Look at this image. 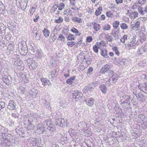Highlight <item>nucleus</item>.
<instances>
[{
    "instance_id": "obj_32",
    "label": "nucleus",
    "mask_w": 147,
    "mask_h": 147,
    "mask_svg": "<svg viewBox=\"0 0 147 147\" xmlns=\"http://www.w3.org/2000/svg\"><path fill=\"white\" fill-rule=\"evenodd\" d=\"M145 52V51L144 50L143 47H141L138 49L137 51V53L138 55H140L142 54L143 53Z\"/></svg>"
},
{
    "instance_id": "obj_61",
    "label": "nucleus",
    "mask_w": 147,
    "mask_h": 147,
    "mask_svg": "<svg viewBox=\"0 0 147 147\" xmlns=\"http://www.w3.org/2000/svg\"><path fill=\"white\" fill-rule=\"evenodd\" d=\"M70 11L69 9H67L64 11V14L66 15L67 16L70 13Z\"/></svg>"
},
{
    "instance_id": "obj_37",
    "label": "nucleus",
    "mask_w": 147,
    "mask_h": 147,
    "mask_svg": "<svg viewBox=\"0 0 147 147\" xmlns=\"http://www.w3.org/2000/svg\"><path fill=\"white\" fill-rule=\"evenodd\" d=\"M119 77L118 76H116L115 77H110L109 79V80L110 81L112 80L113 81V83H115L117 81V80L118 79Z\"/></svg>"
},
{
    "instance_id": "obj_46",
    "label": "nucleus",
    "mask_w": 147,
    "mask_h": 147,
    "mask_svg": "<svg viewBox=\"0 0 147 147\" xmlns=\"http://www.w3.org/2000/svg\"><path fill=\"white\" fill-rule=\"evenodd\" d=\"M138 11L141 14H143V8L141 6H139L138 7Z\"/></svg>"
},
{
    "instance_id": "obj_29",
    "label": "nucleus",
    "mask_w": 147,
    "mask_h": 147,
    "mask_svg": "<svg viewBox=\"0 0 147 147\" xmlns=\"http://www.w3.org/2000/svg\"><path fill=\"white\" fill-rule=\"evenodd\" d=\"M101 55L104 57H107V51L106 49H102L101 50Z\"/></svg>"
},
{
    "instance_id": "obj_6",
    "label": "nucleus",
    "mask_w": 147,
    "mask_h": 147,
    "mask_svg": "<svg viewBox=\"0 0 147 147\" xmlns=\"http://www.w3.org/2000/svg\"><path fill=\"white\" fill-rule=\"evenodd\" d=\"M2 79L3 81L7 85H9L11 82L12 79L9 75H4L3 76Z\"/></svg>"
},
{
    "instance_id": "obj_16",
    "label": "nucleus",
    "mask_w": 147,
    "mask_h": 147,
    "mask_svg": "<svg viewBox=\"0 0 147 147\" xmlns=\"http://www.w3.org/2000/svg\"><path fill=\"white\" fill-rule=\"evenodd\" d=\"M147 83H142L140 84L138 86V88L144 92L146 88Z\"/></svg>"
},
{
    "instance_id": "obj_42",
    "label": "nucleus",
    "mask_w": 147,
    "mask_h": 147,
    "mask_svg": "<svg viewBox=\"0 0 147 147\" xmlns=\"http://www.w3.org/2000/svg\"><path fill=\"white\" fill-rule=\"evenodd\" d=\"M5 9V6L2 3L0 2V13H2Z\"/></svg>"
},
{
    "instance_id": "obj_25",
    "label": "nucleus",
    "mask_w": 147,
    "mask_h": 147,
    "mask_svg": "<svg viewBox=\"0 0 147 147\" xmlns=\"http://www.w3.org/2000/svg\"><path fill=\"white\" fill-rule=\"evenodd\" d=\"M4 140L5 141V143L8 145H10L11 144V141L12 140V138L11 137L5 138Z\"/></svg>"
},
{
    "instance_id": "obj_48",
    "label": "nucleus",
    "mask_w": 147,
    "mask_h": 147,
    "mask_svg": "<svg viewBox=\"0 0 147 147\" xmlns=\"http://www.w3.org/2000/svg\"><path fill=\"white\" fill-rule=\"evenodd\" d=\"M110 26L109 24L105 25L103 26V29L104 30H110Z\"/></svg>"
},
{
    "instance_id": "obj_44",
    "label": "nucleus",
    "mask_w": 147,
    "mask_h": 147,
    "mask_svg": "<svg viewBox=\"0 0 147 147\" xmlns=\"http://www.w3.org/2000/svg\"><path fill=\"white\" fill-rule=\"evenodd\" d=\"M34 127V125H33L31 123H30L29 125L27 127V129L28 130H30L33 129Z\"/></svg>"
},
{
    "instance_id": "obj_27",
    "label": "nucleus",
    "mask_w": 147,
    "mask_h": 147,
    "mask_svg": "<svg viewBox=\"0 0 147 147\" xmlns=\"http://www.w3.org/2000/svg\"><path fill=\"white\" fill-rule=\"evenodd\" d=\"M75 77L74 76L71 77L66 81V83L69 84H71L73 83V81L75 79Z\"/></svg>"
},
{
    "instance_id": "obj_26",
    "label": "nucleus",
    "mask_w": 147,
    "mask_h": 147,
    "mask_svg": "<svg viewBox=\"0 0 147 147\" xmlns=\"http://www.w3.org/2000/svg\"><path fill=\"white\" fill-rule=\"evenodd\" d=\"M102 7L100 6L98 7L96 10L95 14L96 16H98L101 14V12L102 11Z\"/></svg>"
},
{
    "instance_id": "obj_21",
    "label": "nucleus",
    "mask_w": 147,
    "mask_h": 147,
    "mask_svg": "<svg viewBox=\"0 0 147 147\" xmlns=\"http://www.w3.org/2000/svg\"><path fill=\"white\" fill-rule=\"evenodd\" d=\"M8 107L10 110H12L15 109L16 107L14 105V102H9Z\"/></svg>"
},
{
    "instance_id": "obj_39",
    "label": "nucleus",
    "mask_w": 147,
    "mask_h": 147,
    "mask_svg": "<svg viewBox=\"0 0 147 147\" xmlns=\"http://www.w3.org/2000/svg\"><path fill=\"white\" fill-rule=\"evenodd\" d=\"M127 35L126 34H125L123 35V36L120 39V40L122 43H124L125 42V40H126L127 38Z\"/></svg>"
},
{
    "instance_id": "obj_13",
    "label": "nucleus",
    "mask_w": 147,
    "mask_h": 147,
    "mask_svg": "<svg viewBox=\"0 0 147 147\" xmlns=\"http://www.w3.org/2000/svg\"><path fill=\"white\" fill-rule=\"evenodd\" d=\"M140 22L139 21H137L134 24L131 25L130 27L132 30H138L140 27Z\"/></svg>"
},
{
    "instance_id": "obj_22",
    "label": "nucleus",
    "mask_w": 147,
    "mask_h": 147,
    "mask_svg": "<svg viewBox=\"0 0 147 147\" xmlns=\"http://www.w3.org/2000/svg\"><path fill=\"white\" fill-rule=\"evenodd\" d=\"M72 20L74 22H76L78 23H80L82 22V19L77 16H75L72 18Z\"/></svg>"
},
{
    "instance_id": "obj_57",
    "label": "nucleus",
    "mask_w": 147,
    "mask_h": 147,
    "mask_svg": "<svg viewBox=\"0 0 147 147\" xmlns=\"http://www.w3.org/2000/svg\"><path fill=\"white\" fill-rule=\"evenodd\" d=\"M19 76L20 78L22 79L23 81H25V80L26 79V76L25 74H21Z\"/></svg>"
},
{
    "instance_id": "obj_15",
    "label": "nucleus",
    "mask_w": 147,
    "mask_h": 147,
    "mask_svg": "<svg viewBox=\"0 0 147 147\" xmlns=\"http://www.w3.org/2000/svg\"><path fill=\"white\" fill-rule=\"evenodd\" d=\"M65 34L67 40L71 41L75 40L76 37L74 35L71 34L70 33H66Z\"/></svg>"
},
{
    "instance_id": "obj_41",
    "label": "nucleus",
    "mask_w": 147,
    "mask_h": 147,
    "mask_svg": "<svg viewBox=\"0 0 147 147\" xmlns=\"http://www.w3.org/2000/svg\"><path fill=\"white\" fill-rule=\"evenodd\" d=\"M65 6V4L63 3H60L58 6V9L59 10L61 11L64 8Z\"/></svg>"
},
{
    "instance_id": "obj_38",
    "label": "nucleus",
    "mask_w": 147,
    "mask_h": 147,
    "mask_svg": "<svg viewBox=\"0 0 147 147\" xmlns=\"http://www.w3.org/2000/svg\"><path fill=\"white\" fill-rule=\"evenodd\" d=\"M57 40H59L62 41H64L65 40V38L64 36L60 34L59 35Z\"/></svg>"
},
{
    "instance_id": "obj_49",
    "label": "nucleus",
    "mask_w": 147,
    "mask_h": 147,
    "mask_svg": "<svg viewBox=\"0 0 147 147\" xmlns=\"http://www.w3.org/2000/svg\"><path fill=\"white\" fill-rule=\"evenodd\" d=\"M75 45V42L73 41L68 42L67 43V45L70 47H73Z\"/></svg>"
},
{
    "instance_id": "obj_3",
    "label": "nucleus",
    "mask_w": 147,
    "mask_h": 147,
    "mask_svg": "<svg viewBox=\"0 0 147 147\" xmlns=\"http://www.w3.org/2000/svg\"><path fill=\"white\" fill-rule=\"evenodd\" d=\"M136 38L135 36H133L131 39L129 43L127 44V46L129 49H131L136 47L137 45L136 42Z\"/></svg>"
},
{
    "instance_id": "obj_11",
    "label": "nucleus",
    "mask_w": 147,
    "mask_h": 147,
    "mask_svg": "<svg viewBox=\"0 0 147 147\" xmlns=\"http://www.w3.org/2000/svg\"><path fill=\"white\" fill-rule=\"evenodd\" d=\"M94 88V87L92 86V85H88L86 86L83 90V92L84 93H86L88 92V91H91Z\"/></svg>"
},
{
    "instance_id": "obj_5",
    "label": "nucleus",
    "mask_w": 147,
    "mask_h": 147,
    "mask_svg": "<svg viewBox=\"0 0 147 147\" xmlns=\"http://www.w3.org/2000/svg\"><path fill=\"white\" fill-rule=\"evenodd\" d=\"M55 124L59 127H62L63 126L67 125V121L64 119H56Z\"/></svg>"
},
{
    "instance_id": "obj_20",
    "label": "nucleus",
    "mask_w": 147,
    "mask_h": 147,
    "mask_svg": "<svg viewBox=\"0 0 147 147\" xmlns=\"http://www.w3.org/2000/svg\"><path fill=\"white\" fill-rule=\"evenodd\" d=\"M30 50L33 53H35L36 51V47L35 45L33 44H31L28 46Z\"/></svg>"
},
{
    "instance_id": "obj_2",
    "label": "nucleus",
    "mask_w": 147,
    "mask_h": 147,
    "mask_svg": "<svg viewBox=\"0 0 147 147\" xmlns=\"http://www.w3.org/2000/svg\"><path fill=\"white\" fill-rule=\"evenodd\" d=\"M14 64L17 66V69L19 70H22L24 69V65L22 62L19 58L14 60Z\"/></svg>"
},
{
    "instance_id": "obj_23",
    "label": "nucleus",
    "mask_w": 147,
    "mask_h": 147,
    "mask_svg": "<svg viewBox=\"0 0 147 147\" xmlns=\"http://www.w3.org/2000/svg\"><path fill=\"white\" fill-rule=\"evenodd\" d=\"M21 53L22 55H25L28 51V49L27 48L22 47L20 49Z\"/></svg>"
},
{
    "instance_id": "obj_18",
    "label": "nucleus",
    "mask_w": 147,
    "mask_h": 147,
    "mask_svg": "<svg viewBox=\"0 0 147 147\" xmlns=\"http://www.w3.org/2000/svg\"><path fill=\"white\" fill-rule=\"evenodd\" d=\"M138 13L136 11H134L130 13L129 17L131 19H134L138 16Z\"/></svg>"
},
{
    "instance_id": "obj_9",
    "label": "nucleus",
    "mask_w": 147,
    "mask_h": 147,
    "mask_svg": "<svg viewBox=\"0 0 147 147\" xmlns=\"http://www.w3.org/2000/svg\"><path fill=\"white\" fill-rule=\"evenodd\" d=\"M42 84L44 86L48 85L49 86H51V84L49 82V80L46 78H42L40 79Z\"/></svg>"
},
{
    "instance_id": "obj_51",
    "label": "nucleus",
    "mask_w": 147,
    "mask_h": 147,
    "mask_svg": "<svg viewBox=\"0 0 147 147\" xmlns=\"http://www.w3.org/2000/svg\"><path fill=\"white\" fill-rule=\"evenodd\" d=\"M36 8V7H32L31 8V10L30 11V16H32L33 14L35 12Z\"/></svg>"
},
{
    "instance_id": "obj_43",
    "label": "nucleus",
    "mask_w": 147,
    "mask_h": 147,
    "mask_svg": "<svg viewBox=\"0 0 147 147\" xmlns=\"http://www.w3.org/2000/svg\"><path fill=\"white\" fill-rule=\"evenodd\" d=\"M107 74L110 76H113L114 75V72L113 71L109 69L106 72Z\"/></svg>"
},
{
    "instance_id": "obj_19",
    "label": "nucleus",
    "mask_w": 147,
    "mask_h": 147,
    "mask_svg": "<svg viewBox=\"0 0 147 147\" xmlns=\"http://www.w3.org/2000/svg\"><path fill=\"white\" fill-rule=\"evenodd\" d=\"M33 33L34 38V39L37 40H39L40 38L41 35L38 32H36L35 33L34 32L32 33Z\"/></svg>"
},
{
    "instance_id": "obj_60",
    "label": "nucleus",
    "mask_w": 147,
    "mask_h": 147,
    "mask_svg": "<svg viewBox=\"0 0 147 147\" xmlns=\"http://www.w3.org/2000/svg\"><path fill=\"white\" fill-rule=\"evenodd\" d=\"M5 106V103L4 102H0V110L3 108Z\"/></svg>"
},
{
    "instance_id": "obj_28",
    "label": "nucleus",
    "mask_w": 147,
    "mask_h": 147,
    "mask_svg": "<svg viewBox=\"0 0 147 147\" xmlns=\"http://www.w3.org/2000/svg\"><path fill=\"white\" fill-rule=\"evenodd\" d=\"M44 36L45 37H48L49 36V31L47 28H45L42 31Z\"/></svg>"
},
{
    "instance_id": "obj_36",
    "label": "nucleus",
    "mask_w": 147,
    "mask_h": 147,
    "mask_svg": "<svg viewBox=\"0 0 147 147\" xmlns=\"http://www.w3.org/2000/svg\"><path fill=\"white\" fill-rule=\"evenodd\" d=\"M63 19L61 17H59L58 18L54 20V22L56 23H61L63 22Z\"/></svg>"
},
{
    "instance_id": "obj_63",
    "label": "nucleus",
    "mask_w": 147,
    "mask_h": 147,
    "mask_svg": "<svg viewBox=\"0 0 147 147\" xmlns=\"http://www.w3.org/2000/svg\"><path fill=\"white\" fill-rule=\"evenodd\" d=\"M106 16L108 17H111L113 15L112 13L110 11H108L106 13Z\"/></svg>"
},
{
    "instance_id": "obj_50",
    "label": "nucleus",
    "mask_w": 147,
    "mask_h": 147,
    "mask_svg": "<svg viewBox=\"0 0 147 147\" xmlns=\"http://www.w3.org/2000/svg\"><path fill=\"white\" fill-rule=\"evenodd\" d=\"M100 81H96L95 82H94L92 85H93V87L94 88L95 87L97 86L98 85L100 84Z\"/></svg>"
},
{
    "instance_id": "obj_24",
    "label": "nucleus",
    "mask_w": 147,
    "mask_h": 147,
    "mask_svg": "<svg viewBox=\"0 0 147 147\" xmlns=\"http://www.w3.org/2000/svg\"><path fill=\"white\" fill-rule=\"evenodd\" d=\"M92 24L94 25V30L97 31L100 28V26L99 24H98L96 23H92Z\"/></svg>"
},
{
    "instance_id": "obj_59",
    "label": "nucleus",
    "mask_w": 147,
    "mask_h": 147,
    "mask_svg": "<svg viewBox=\"0 0 147 147\" xmlns=\"http://www.w3.org/2000/svg\"><path fill=\"white\" fill-rule=\"evenodd\" d=\"M119 22L117 21L114 23L113 24V27L114 28L116 29L119 25Z\"/></svg>"
},
{
    "instance_id": "obj_1",
    "label": "nucleus",
    "mask_w": 147,
    "mask_h": 147,
    "mask_svg": "<svg viewBox=\"0 0 147 147\" xmlns=\"http://www.w3.org/2000/svg\"><path fill=\"white\" fill-rule=\"evenodd\" d=\"M25 63H27L28 66L30 68L33 70L36 68L37 66V63L35 62V61L33 60L32 59L28 58L26 61Z\"/></svg>"
},
{
    "instance_id": "obj_55",
    "label": "nucleus",
    "mask_w": 147,
    "mask_h": 147,
    "mask_svg": "<svg viewBox=\"0 0 147 147\" xmlns=\"http://www.w3.org/2000/svg\"><path fill=\"white\" fill-rule=\"evenodd\" d=\"M84 56L81 54H79L77 57V59L78 60H82L84 58Z\"/></svg>"
},
{
    "instance_id": "obj_62",
    "label": "nucleus",
    "mask_w": 147,
    "mask_h": 147,
    "mask_svg": "<svg viewBox=\"0 0 147 147\" xmlns=\"http://www.w3.org/2000/svg\"><path fill=\"white\" fill-rule=\"evenodd\" d=\"M11 115L13 117L15 118H18L19 116L18 114L15 113H13Z\"/></svg>"
},
{
    "instance_id": "obj_47",
    "label": "nucleus",
    "mask_w": 147,
    "mask_h": 147,
    "mask_svg": "<svg viewBox=\"0 0 147 147\" xmlns=\"http://www.w3.org/2000/svg\"><path fill=\"white\" fill-rule=\"evenodd\" d=\"M122 98H124V101H129L130 99L129 96L127 95H124L123 96Z\"/></svg>"
},
{
    "instance_id": "obj_8",
    "label": "nucleus",
    "mask_w": 147,
    "mask_h": 147,
    "mask_svg": "<svg viewBox=\"0 0 147 147\" xmlns=\"http://www.w3.org/2000/svg\"><path fill=\"white\" fill-rule=\"evenodd\" d=\"M38 91L35 88H32L28 92V94L32 96V98L36 97L38 94Z\"/></svg>"
},
{
    "instance_id": "obj_17",
    "label": "nucleus",
    "mask_w": 147,
    "mask_h": 147,
    "mask_svg": "<svg viewBox=\"0 0 147 147\" xmlns=\"http://www.w3.org/2000/svg\"><path fill=\"white\" fill-rule=\"evenodd\" d=\"M99 88L100 91L104 94H106L107 92V88L106 85L102 84L100 86Z\"/></svg>"
},
{
    "instance_id": "obj_7",
    "label": "nucleus",
    "mask_w": 147,
    "mask_h": 147,
    "mask_svg": "<svg viewBox=\"0 0 147 147\" xmlns=\"http://www.w3.org/2000/svg\"><path fill=\"white\" fill-rule=\"evenodd\" d=\"M82 92L79 91H75L73 93V97L74 99H77L76 101H78L80 100L82 96Z\"/></svg>"
},
{
    "instance_id": "obj_40",
    "label": "nucleus",
    "mask_w": 147,
    "mask_h": 147,
    "mask_svg": "<svg viewBox=\"0 0 147 147\" xmlns=\"http://www.w3.org/2000/svg\"><path fill=\"white\" fill-rule=\"evenodd\" d=\"M93 69L92 68L90 67L88 69V71L87 73V75L88 76L90 75L93 73Z\"/></svg>"
},
{
    "instance_id": "obj_14",
    "label": "nucleus",
    "mask_w": 147,
    "mask_h": 147,
    "mask_svg": "<svg viewBox=\"0 0 147 147\" xmlns=\"http://www.w3.org/2000/svg\"><path fill=\"white\" fill-rule=\"evenodd\" d=\"M110 67L108 65H105L102 67L100 70V72L102 74H104L105 72H107L108 70L109 69Z\"/></svg>"
},
{
    "instance_id": "obj_10",
    "label": "nucleus",
    "mask_w": 147,
    "mask_h": 147,
    "mask_svg": "<svg viewBox=\"0 0 147 147\" xmlns=\"http://www.w3.org/2000/svg\"><path fill=\"white\" fill-rule=\"evenodd\" d=\"M45 123H46L47 125L46 127L47 126V129L48 130L50 131L51 132H54L56 131V127L55 125L52 124H50L49 125L47 123L46 121H44ZM45 123H44V124Z\"/></svg>"
},
{
    "instance_id": "obj_56",
    "label": "nucleus",
    "mask_w": 147,
    "mask_h": 147,
    "mask_svg": "<svg viewBox=\"0 0 147 147\" xmlns=\"http://www.w3.org/2000/svg\"><path fill=\"white\" fill-rule=\"evenodd\" d=\"M24 88L22 87H20L18 89L19 91L21 94H23L24 92Z\"/></svg>"
},
{
    "instance_id": "obj_4",
    "label": "nucleus",
    "mask_w": 147,
    "mask_h": 147,
    "mask_svg": "<svg viewBox=\"0 0 147 147\" xmlns=\"http://www.w3.org/2000/svg\"><path fill=\"white\" fill-rule=\"evenodd\" d=\"M45 130V127L43 125L38 124L36 126V132L37 134H41L44 132Z\"/></svg>"
},
{
    "instance_id": "obj_53",
    "label": "nucleus",
    "mask_w": 147,
    "mask_h": 147,
    "mask_svg": "<svg viewBox=\"0 0 147 147\" xmlns=\"http://www.w3.org/2000/svg\"><path fill=\"white\" fill-rule=\"evenodd\" d=\"M121 27L123 29H126L128 28L127 25L125 23H122L121 25Z\"/></svg>"
},
{
    "instance_id": "obj_64",
    "label": "nucleus",
    "mask_w": 147,
    "mask_h": 147,
    "mask_svg": "<svg viewBox=\"0 0 147 147\" xmlns=\"http://www.w3.org/2000/svg\"><path fill=\"white\" fill-rule=\"evenodd\" d=\"M86 40L87 42H90L92 40V38L91 36H88L87 37Z\"/></svg>"
},
{
    "instance_id": "obj_35",
    "label": "nucleus",
    "mask_w": 147,
    "mask_h": 147,
    "mask_svg": "<svg viewBox=\"0 0 147 147\" xmlns=\"http://www.w3.org/2000/svg\"><path fill=\"white\" fill-rule=\"evenodd\" d=\"M119 30L118 29L117 31H115L114 33L112 32V34L113 36L115 37V39H118L119 37Z\"/></svg>"
},
{
    "instance_id": "obj_58",
    "label": "nucleus",
    "mask_w": 147,
    "mask_h": 147,
    "mask_svg": "<svg viewBox=\"0 0 147 147\" xmlns=\"http://www.w3.org/2000/svg\"><path fill=\"white\" fill-rule=\"evenodd\" d=\"M98 47L96 46H94L93 47V49L94 52L96 53H98Z\"/></svg>"
},
{
    "instance_id": "obj_12",
    "label": "nucleus",
    "mask_w": 147,
    "mask_h": 147,
    "mask_svg": "<svg viewBox=\"0 0 147 147\" xmlns=\"http://www.w3.org/2000/svg\"><path fill=\"white\" fill-rule=\"evenodd\" d=\"M57 76L56 70L55 69H53L50 72L49 74V78L50 79H53L56 77Z\"/></svg>"
},
{
    "instance_id": "obj_54",
    "label": "nucleus",
    "mask_w": 147,
    "mask_h": 147,
    "mask_svg": "<svg viewBox=\"0 0 147 147\" xmlns=\"http://www.w3.org/2000/svg\"><path fill=\"white\" fill-rule=\"evenodd\" d=\"M58 5L56 4L52 8L51 11L53 13H55L57 10V8L58 7Z\"/></svg>"
},
{
    "instance_id": "obj_34",
    "label": "nucleus",
    "mask_w": 147,
    "mask_h": 147,
    "mask_svg": "<svg viewBox=\"0 0 147 147\" xmlns=\"http://www.w3.org/2000/svg\"><path fill=\"white\" fill-rule=\"evenodd\" d=\"M55 34H54L53 36L51 35L49 39V42L50 43L53 42L56 39V38L55 37Z\"/></svg>"
},
{
    "instance_id": "obj_31",
    "label": "nucleus",
    "mask_w": 147,
    "mask_h": 147,
    "mask_svg": "<svg viewBox=\"0 0 147 147\" xmlns=\"http://www.w3.org/2000/svg\"><path fill=\"white\" fill-rule=\"evenodd\" d=\"M3 136H5L4 133H0V143H3L5 142L4 141L5 137H4Z\"/></svg>"
},
{
    "instance_id": "obj_52",
    "label": "nucleus",
    "mask_w": 147,
    "mask_h": 147,
    "mask_svg": "<svg viewBox=\"0 0 147 147\" xmlns=\"http://www.w3.org/2000/svg\"><path fill=\"white\" fill-rule=\"evenodd\" d=\"M105 37L109 42H111L112 41L113 38L112 37L107 34H105Z\"/></svg>"
},
{
    "instance_id": "obj_45",
    "label": "nucleus",
    "mask_w": 147,
    "mask_h": 147,
    "mask_svg": "<svg viewBox=\"0 0 147 147\" xmlns=\"http://www.w3.org/2000/svg\"><path fill=\"white\" fill-rule=\"evenodd\" d=\"M31 143L33 146H36V139L34 138H32L31 139Z\"/></svg>"
},
{
    "instance_id": "obj_33",
    "label": "nucleus",
    "mask_w": 147,
    "mask_h": 147,
    "mask_svg": "<svg viewBox=\"0 0 147 147\" xmlns=\"http://www.w3.org/2000/svg\"><path fill=\"white\" fill-rule=\"evenodd\" d=\"M71 30V32H72L74 33H77L78 34H76V35L77 36H78L80 35V34H79V31L76 28H73Z\"/></svg>"
},
{
    "instance_id": "obj_30",
    "label": "nucleus",
    "mask_w": 147,
    "mask_h": 147,
    "mask_svg": "<svg viewBox=\"0 0 147 147\" xmlns=\"http://www.w3.org/2000/svg\"><path fill=\"white\" fill-rule=\"evenodd\" d=\"M42 55V53L41 51H37L35 54L36 57L38 59L41 58Z\"/></svg>"
}]
</instances>
